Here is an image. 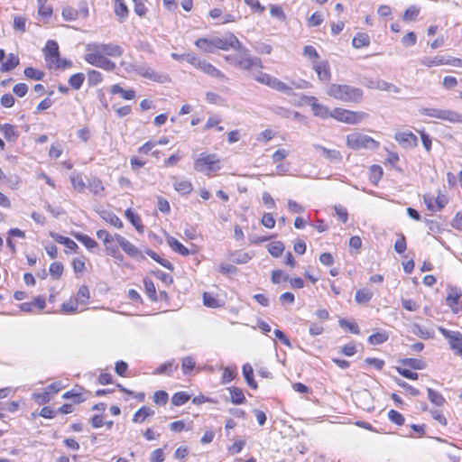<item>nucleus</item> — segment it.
Wrapping results in <instances>:
<instances>
[{"label":"nucleus","mask_w":462,"mask_h":462,"mask_svg":"<svg viewBox=\"0 0 462 462\" xmlns=\"http://www.w3.org/2000/svg\"><path fill=\"white\" fill-rule=\"evenodd\" d=\"M327 94L337 100L345 103H360L364 97L361 88L346 84H331L327 90Z\"/></svg>","instance_id":"f257e3e1"},{"label":"nucleus","mask_w":462,"mask_h":462,"mask_svg":"<svg viewBox=\"0 0 462 462\" xmlns=\"http://www.w3.org/2000/svg\"><path fill=\"white\" fill-rule=\"evenodd\" d=\"M194 170L208 176L221 169V161L216 153L201 152L194 160Z\"/></svg>","instance_id":"f03ea898"},{"label":"nucleus","mask_w":462,"mask_h":462,"mask_svg":"<svg viewBox=\"0 0 462 462\" xmlns=\"http://www.w3.org/2000/svg\"><path fill=\"white\" fill-rule=\"evenodd\" d=\"M346 146L352 150L371 149L375 150L379 143L369 135L361 133H353L346 137Z\"/></svg>","instance_id":"7ed1b4c3"},{"label":"nucleus","mask_w":462,"mask_h":462,"mask_svg":"<svg viewBox=\"0 0 462 462\" xmlns=\"http://www.w3.org/2000/svg\"><path fill=\"white\" fill-rule=\"evenodd\" d=\"M331 117L345 124L357 125L367 119L369 115L364 111H351L337 107L332 110Z\"/></svg>","instance_id":"20e7f679"},{"label":"nucleus","mask_w":462,"mask_h":462,"mask_svg":"<svg viewBox=\"0 0 462 462\" xmlns=\"http://www.w3.org/2000/svg\"><path fill=\"white\" fill-rule=\"evenodd\" d=\"M253 79L257 82L266 85L279 92L291 95L292 94L293 88L285 84L279 79L273 77L267 73L258 70L256 73H253Z\"/></svg>","instance_id":"39448f33"},{"label":"nucleus","mask_w":462,"mask_h":462,"mask_svg":"<svg viewBox=\"0 0 462 462\" xmlns=\"http://www.w3.org/2000/svg\"><path fill=\"white\" fill-rule=\"evenodd\" d=\"M239 69L247 70L251 73L253 77V73H256L258 70L263 69V62L260 58L255 56H251L249 53V50L244 48L242 50V56L239 60Z\"/></svg>","instance_id":"423d86ee"},{"label":"nucleus","mask_w":462,"mask_h":462,"mask_svg":"<svg viewBox=\"0 0 462 462\" xmlns=\"http://www.w3.org/2000/svg\"><path fill=\"white\" fill-rule=\"evenodd\" d=\"M132 69L138 75L150 79L154 82L164 83L167 82L169 78L165 74L156 72L153 69L144 63L131 65Z\"/></svg>","instance_id":"0eeeda50"},{"label":"nucleus","mask_w":462,"mask_h":462,"mask_svg":"<svg viewBox=\"0 0 462 462\" xmlns=\"http://www.w3.org/2000/svg\"><path fill=\"white\" fill-rule=\"evenodd\" d=\"M87 50L94 51L96 52H99L104 56L109 57H120L124 53V49L120 45L114 43L93 42L88 44Z\"/></svg>","instance_id":"6e6552de"},{"label":"nucleus","mask_w":462,"mask_h":462,"mask_svg":"<svg viewBox=\"0 0 462 462\" xmlns=\"http://www.w3.org/2000/svg\"><path fill=\"white\" fill-rule=\"evenodd\" d=\"M88 52L85 55V60L95 67L102 69L112 71L116 68L115 62L108 60L106 56L96 52L94 51H88Z\"/></svg>","instance_id":"1a4fd4ad"},{"label":"nucleus","mask_w":462,"mask_h":462,"mask_svg":"<svg viewBox=\"0 0 462 462\" xmlns=\"http://www.w3.org/2000/svg\"><path fill=\"white\" fill-rule=\"evenodd\" d=\"M45 60L50 66H54L55 69L60 68L61 59L60 57L59 45L53 40H49L43 49Z\"/></svg>","instance_id":"9d476101"},{"label":"nucleus","mask_w":462,"mask_h":462,"mask_svg":"<svg viewBox=\"0 0 462 462\" xmlns=\"http://www.w3.org/2000/svg\"><path fill=\"white\" fill-rule=\"evenodd\" d=\"M216 50L228 51L241 50V42L233 33L226 34L223 37H215Z\"/></svg>","instance_id":"9b49d317"},{"label":"nucleus","mask_w":462,"mask_h":462,"mask_svg":"<svg viewBox=\"0 0 462 462\" xmlns=\"http://www.w3.org/2000/svg\"><path fill=\"white\" fill-rule=\"evenodd\" d=\"M115 238L116 244L123 249V251L127 254L129 256L134 259H143L144 256L143 253L131 242H129L125 237L121 235L116 234Z\"/></svg>","instance_id":"f8f14e48"},{"label":"nucleus","mask_w":462,"mask_h":462,"mask_svg":"<svg viewBox=\"0 0 462 462\" xmlns=\"http://www.w3.org/2000/svg\"><path fill=\"white\" fill-rule=\"evenodd\" d=\"M304 99L310 106L315 116L322 119L331 117L332 110L330 111L327 106L319 103L316 97L305 96Z\"/></svg>","instance_id":"ddd939ff"},{"label":"nucleus","mask_w":462,"mask_h":462,"mask_svg":"<svg viewBox=\"0 0 462 462\" xmlns=\"http://www.w3.org/2000/svg\"><path fill=\"white\" fill-rule=\"evenodd\" d=\"M198 65V69L201 70L208 76L218 79L221 81H228V78L222 71H220L217 68H216L214 65L208 62L207 60H202L200 64Z\"/></svg>","instance_id":"4468645a"},{"label":"nucleus","mask_w":462,"mask_h":462,"mask_svg":"<svg viewBox=\"0 0 462 462\" xmlns=\"http://www.w3.org/2000/svg\"><path fill=\"white\" fill-rule=\"evenodd\" d=\"M365 86L371 89H379L394 93H398L400 91V88L397 86L379 79H366Z\"/></svg>","instance_id":"2eb2a0df"},{"label":"nucleus","mask_w":462,"mask_h":462,"mask_svg":"<svg viewBox=\"0 0 462 462\" xmlns=\"http://www.w3.org/2000/svg\"><path fill=\"white\" fill-rule=\"evenodd\" d=\"M97 236L103 241L106 254H116L117 253L115 236L110 235L106 230L101 229L97 232Z\"/></svg>","instance_id":"dca6fc26"},{"label":"nucleus","mask_w":462,"mask_h":462,"mask_svg":"<svg viewBox=\"0 0 462 462\" xmlns=\"http://www.w3.org/2000/svg\"><path fill=\"white\" fill-rule=\"evenodd\" d=\"M424 202L429 210L439 211L446 206L448 199L445 195L439 193L436 198L431 195H425Z\"/></svg>","instance_id":"f3484780"},{"label":"nucleus","mask_w":462,"mask_h":462,"mask_svg":"<svg viewBox=\"0 0 462 462\" xmlns=\"http://www.w3.org/2000/svg\"><path fill=\"white\" fill-rule=\"evenodd\" d=\"M394 139L405 149H411L418 145V138L411 132L396 133Z\"/></svg>","instance_id":"a211bd4d"},{"label":"nucleus","mask_w":462,"mask_h":462,"mask_svg":"<svg viewBox=\"0 0 462 462\" xmlns=\"http://www.w3.org/2000/svg\"><path fill=\"white\" fill-rule=\"evenodd\" d=\"M420 114L422 116H427L430 117H434L445 121L450 122L452 110H445L439 108H428L421 107L419 110Z\"/></svg>","instance_id":"6ab92c4d"},{"label":"nucleus","mask_w":462,"mask_h":462,"mask_svg":"<svg viewBox=\"0 0 462 462\" xmlns=\"http://www.w3.org/2000/svg\"><path fill=\"white\" fill-rule=\"evenodd\" d=\"M312 146L315 150L319 151L322 155L331 162H340L342 161L341 152L337 150H330L317 143Z\"/></svg>","instance_id":"aec40b11"},{"label":"nucleus","mask_w":462,"mask_h":462,"mask_svg":"<svg viewBox=\"0 0 462 462\" xmlns=\"http://www.w3.org/2000/svg\"><path fill=\"white\" fill-rule=\"evenodd\" d=\"M172 184L175 190L183 195L189 194L193 189V186L189 180L179 179L175 176L172 177Z\"/></svg>","instance_id":"412c9836"},{"label":"nucleus","mask_w":462,"mask_h":462,"mask_svg":"<svg viewBox=\"0 0 462 462\" xmlns=\"http://www.w3.org/2000/svg\"><path fill=\"white\" fill-rule=\"evenodd\" d=\"M313 69L318 74L319 80L328 81L331 77L329 65L327 61L316 62L313 64Z\"/></svg>","instance_id":"4be33fe9"},{"label":"nucleus","mask_w":462,"mask_h":462,"mask_svg":"<svg viewBox=\"0 0 462 462\" xmlns=\"http://www.w3.org/2000/svg\"><path fill=\"white\" fill-rule=\"evenodd\" d=\"M195 45L207 53H212L216 51L215 37L199 38L195 42Z\"/></svg>","instance_id":"5701e85b"},{"label":"nucleus","mask_w":462,"mask_h":462,"mask_svg":"<svg viewBox=\"0 0 462 462\" xmlns=\"http://www.w3.org/2000/svg\"><path fill=\"white\" fill-rule=\"evenodd\" d=\"M0 132L8 142H15L19 136L15 126L10 124L0 125Z\"/></svg>","instance_id":"b1692460"},{"label":"nucleus","mask_w":462,"mask_h":462,"mask_svg":"<svg viewBox=\"0 0 462 462\" xmlns=\"http://www.w3.org/2000/svg\"><path fill=\"white\" fill-rule=\"evenodd\" d=\"M420 62L428 68L448 64V61H446V57L442 55H437L435 57H423L420 59Z\"/></svg>","instance_id":"393cba45"},{"label":"nucleus","mask_w":462,"mask_h":462,"mask_svg":"<svg viewBox=\"0 0 462 462\" xmlns=\"http://www.w3.org/2000/svg\"><path fill=\"white\" fill-rule=\"evenodd\" d=\"M167 244L174 252L180 255L187 256L189 254V249L172 236L167 237Z\"/></svg>","instance_id":"a878e982"},{"label":"nucleus","mask_w":462,"mask_h":462,"mask_svg":"<svg viewBox=\"0 0 462 462\" xmlns=\"http://www.w3.org/2000/svg\"><path fill=\"white\" fill-rule=\"evenodd\" d=\"M100 217L102 219H104L106 222L109 223L113 226L116 228H122L123 227V222L122 220L113 212L104 210L100 213Z\"/></svg>","instance_id":"bb28decb"},{"label":"nucleus","mask_w":462,"mask_h":462,"mask_svg":"<svg viewBox=\"0 0 462 462\" xmlns=\"http://www.w3.org/2000/svg\"><path fill=\"white\" fill-rule=\"evenodd\" d=\"M63 399H72L75 403H80L86 400L81 388H73L63 393Z\"/></svg>","instance_id":"cd10ccee"},{"label":"nucleus","mask_w":462,"mask_h":462,"mask_svg":"<svg viewBox=\"0 0 462 462\" xmlns=\"http://www.w3.org/2000/svg\"><path fill=\"white\" fill-rule=\"evenodd\" d=\"M153 414V410H152L150 407L143 406L134 413L133 421L135 423H142L147 417Z\"/></svg>","instance_id":"c85d7f7f"},{"label":"nucleus","mask_w":462,"mask_h":462,"mask_svg":"<svg viewBox=\"0 0 462 462\" xmlns=\"http://www.w3.org/2000/svg\"><path fill=\"white\" fill-rule=\"evenodd\" d=\"M370 44V37L365 32H358L352 40V45L356 49L366 47Z\"/></svg>","instance_id":"c756f323"},{"label":"nucleus","mask_w":462,"mask_h":462,"mask_svg":"<svg viewBox=\"0 0 462 462\" xmlns=\"http://www.w3.org/2000/svg\"><path fill=\"white\" fill-rule=\"evenodd\" d=\"M51 236L58 243L64 245L68 249L71 251H76L78 249V245L69 237L60 236L56 233H51Z\"/></svg>","instance_id":"7c9ffc66"},{"label":"nucleus","mask_w":462,"mask_h":462,"mask_svg":"<svg viewBox=\"0 0 462 462\" xmlns=\"http://www.w3.org/2000/svg\"><path fill=\"white\" fill-rule=\"evenodd\" d=\"M111 94H119L125 100H131L135 97V91L133 89L125 90L118 84L113 85L110 89Z\"/></svg>","instance_id":"2f4dec72"},{"label":"nucleus","mask_w":462,"mask_h":462,"mask_svg":"<svg viewBox=\"0 0 462 462\" xmlns=\"http://www.w3.org/2000/svg\"><path fill=\"white\" fill-rule=\"evenodd\" d=\"M125 216L128 221L136 228L137 231L143 232V226L140 217L134 213L131 208H127L125 212Z\"/></svg>","instance_id":"473e14b6"},{"label":"nucleus","mask_w":462,"mask_h":462,"mask_svg":"<svg viewBox=\"0 0 462 462\" xmlns=\"http://www.w3.org/2000/svg\"><path fill=\"white\" fill-rule=\"evenodd\" d=\"M243 375L247 383V384L252 388V389H257V383L254 380V369L252 367L251 365L249 364H245L243 365Z\"/></svg>","instance_id":"72a5a7b5"},{"label":"nucleus","mask_w":462,"mask_h":462,"mask_svg":"<svg viewBox=\"0 0 462 462\" xmlns=\"http://www.w3.org/2000/svg\"><path fill=\"white\" fill-rule=\"evenodd\" d=\"M19 65V58L14 53H10L7 60L2 63L1 71H10Z\"/></svg>","instance_id":"f704fd0d"},{"label":"nucleus","mask_w":462,"mask_h":462,"mask_svg":"<svg viewBox=\"0 0 462 462\" xmlns=\"http://www.w3.org/2000/svg\"><path fill=\"white\" fill-rule=\"evenodd\" d=\"M373 291L367 288L360 289L356 292L355 300L359 304L367 303L373 298Z\"/></svg>","instance_id":"c9c22d12"},{"label":"nucleus","mask_w":462,"mask_h":462,"mask_svg":"<svg viewBox=\"0 0 462 462\" xmlns=\"http://www.w3.org/2000/svg\"><path fill=\"white\" fill-rule=\"evenodd\" d=\"M228 391L230 393L231 402L235 404H242L245 401V397L241 389L237 387H229Z\"/></svg>","instance_id":"e433bc0d"},{"label":"nucleus","mask_w":462,"mask_h":462,"mask_svg":"<svg viewBox=\"0 0 462 462\" xmlns=\"http://www.w3.org/2000/svg\"><path fill=\"white\" fill-rule=\"evenodd\" d=\"M74 236L79 242H80L88 250H93L94 248L97 247V243L88 235L76 234Z\"/></svg>","instance_id":"4c0bfd02"},{"label":"nucleus","mask_w":462,"mask_h":462,"mask_svg":"<svg viewBox=\"0 0 462 462\" xmlns=\"http://www.w3.org/2000/svg\"><path fill=\"white\" fill-rule=\"evenodd\" d=\"M411 332L423 339H428L433 337L432 331L420 327L419 324H412L411 327Z\"/></svg>","instance_id":"58836bf2"},{"label":"nucleus","mask_w":462,"mask_h":462,"mask_svg":"<svg viewBox=\"0 0 462 462\" xmlns=\"http://www.w3.org/2000/svg\"><path fill=\"white\" fill-rule=\"evenodd\" d=\"M451 349L462 357V334L457 332L449 342Z\"/></svg>","instance_id":"ea45409f"},{"label":"nucleus","mask_w":462,"mask_h":462,"mask_svg":"<svg viewBox=\"0 0 462 462\" xmlns=\"http://www.w3.org/2000/svg\"><path fill=\"white\" fill-rule=\"evenodd\" d=\"M389 338V335L387 334L386 331H380V332H376L373 335H371L367 341L369 344L371 345H381L383 343H384L385 341H387Z\"/></svg>","instance_id":"a19ab883"},{"label":"nucleus","mask_w":462,"mask_h":462,"mask_svg":"<svg viewBox=\"0 0 462 462\" xmlns=\"http://www.w3.org/2000/svg\"><path fill=\"white\" fill-rule=\"evenodd\" d=\"M403 365L409 366L412 369L422 370L425 368L426 364L424 361L417 358H404L401 360Z\"/></svg>","instance_id":"79ce46f5"},{"label":"nucleus","mask_w":462,"mask_h":462,"mask_svg":"<svg viewBox=\"0 0 462 462\" xmlns=\"http://www.w3.org/2000/svg\"><path fill=\"white\" fill-rule=\"evenodd\" d=\"M89 300V290L86 285H81L76 295V302L86 305Z\"/></svg>","instance_id":"37998d69"},{"label":"nucleus","mask_w":462,"mask_h":462,"mask_svg":"<svg viewBox=\"0 0 462 462\" xmlns=\"http://www.w3.org/2000/svg\"><path fill=\"white\" fill-rule=\"evenodd\" d=\"M115 13L121 18V21L127 17L128 8L123 0H115Z\"/></svg>","instance_id":"c03bdc74"},{"label":"nucleus","mask_w":462,"mask_h":462,"mask_svg":"<svg viewBox=\"0 0 462 462\" xmlns=\"http://www.w3.org/2000/svg\"><path fill=\"white\" fill-rule=\"evenodd\" d=\"M461 297V291L456 288L450 289L447 298L446 303L450 308H453V305H457L458 300Z\"/></svg>","instance_id":"a18cd8bd"},{"label":"nucleus","mask_w":462,"mask_h":462,"mask_svg":"<svg viewBox=\"0 0 462 462\" xmlns=\"http://www.w3.org/2000/svg\"><path fill=\"white\" fill-rule=\"evenodd\" d=\"M61 15L65 21H75L79 17V10L67 6L62 9Z\"/></svg>","instance_id":"49530a36"},{"label":"nucleus","mask_w":462,"mask_h":462,"mask_svg":"<svg viewBox=\"0 0 462 462\" xmlns=\"http://www.w3.org/2000/svg\"><path fill=\"white\" fill-rule=\"evenodd\" d=\"M284 251V245L281 241H275L268 245V252L273 257H279Z\"/></svg>","instance_id":"de8ad7c7"},{"label":"nucleus","mask_w":462,"mask_h":462,"mask_svg":"<svg viewBox=\"0 0 462 462\" xmlns=\"http://www.w3.org/2000/svg\"><path fill=\"white\" fill-rule=\"evenodd\" d=\"M429 400L437 406H442L445 402L444 397L437 391L428 388Z\"/></svg>","instance_id":"09e8293b"},{"label":"nucleus","mask_w":462,"mask_h":462,"mask_svg":"<svg viewBox=\"0 0 462 462\" xmlns=\"http://www.w3.org/2000/svg\"><path fill=\"white\" fill-rule=\"evenodd\" d=\"M84 80L85 75L83 73H76L69 79V84L72 88L78 90L82 87Z\"/></svg>","instance_id":"8fccbe9b"},{"label":"nucleus","mask_w":462,"mask_h":462,"mask_svg":"<svg viewBox=\"0 0 462 462\" xmlns=\"http://www.w3.org/2000/svg\"><path fill=\"white\" fill-rule=\"evenodd\" d=\"M146 254L151 257L152 258L155 262H157L158 263H160L161 265H162L163 267L167 268L168 270H173V265L171 264V262H169L168 260L166 259H163L162 258L159 254H157L155 252H153L152 250H150L148 249L146 251Z\"/></svg>","instance_id":"3c124183"},{"label":"nucleus","mask_w":462,"mask_h":462,"mask_svg":"<svg viewBox=\"0 0 462 462\" xmlns=\"http://www.w3.org/2000/svg\"><path fill=\"white\" fill-rule=\"evenodd\" d=\"M88 188L95 195H98L104 190L103 183L97 178H93V179L89 180Z\"/></svg>","instance_id":"603ef678"},{"label":"nucleus","mask_w":462,"mask_h":462,"mask_svg":"<svg viewBox=\"0 0 462 462\" xmlns=\"http://www.w3.org/2000/svg\"><path fill=\"white\" fill-rule=\"evenodd\" d=\"M73 188L79 191L83 192L86 189V184L79 174H72L69 177Z\"/></svg>","instance_id":"864d4df0"},{"label":"nucleus","mask_w":462,"mask_h":462,"mask_svg":"<svg viewBox=\"0 0 462 462\" xmlns=\"http://www.w3.org/2000/svg\"><path fill=\"white\" fill-rule=\"evenodd\" d=\"M273 111L276 115L284 117V118H290L291 116H294V118L300 117V113L296 111H291L288 108L282 107V106H275L273 108Z\"/></svg>","instance_id":"5fc2aeb1"},{"label":"nucleus","mask_w":462,"mask_h":462,"mask_svg":"<svg viewBox=\"0 0 462 462\" xmlns=\"http://www.w3.org/2000/svg\"><path fill=\"white\" fill-rule=\"evenodd\" d=\"M143 284L147 296L153 301L157 300L156 289L152 281L150 279H144Z\"/></svg>","instance_id":"6e6d98bb"},{"label":"nucleus","mask_w":462,"mask_h":462,"mask_svg":"<svg viewBox=\"0 0 462 462\" xmlns=\"http://www.w3.org/2000/svg\"><path fill=\"white\" fill-rule=\"evenodd\" d=\"M189 400V395L185 392H178L176 393L172 398V404L175 406H181L186 403Z\"/></svg>","instance_id":"4d7b16f0"},{"label":"nucleus","mask_w":462,"mask_h":462,"mask_svg":"<svg viewBox=\"0 0 462 462\" xmlns=\"http://www.w3.org/2000/svg\"><path fill=\"white\" fill-rule=\"evenodd\" d=\"M39 8H38V14L39 15L48 18L52 14V7L51 5H46L47 0H37Z\"/></svg>","instance_id":"13d9d810"},{"label":"nucleus","mask_w":462,"mask_h":462,"mask_svg":"<svg viewBox=\"0 0 462 462\" xmlns=\"http://www.w3.org/2000/svg\"><path fill=\"white\" fill-rule=\"evenodd\" d=\"M103 79L102 74L95 69L89 70L88 73V81L90 86L99 84Z\"/></svg>","instance_id":"bf43d9fd"},{"label":"nucleus","mask_w":462,"mask_h":462,"mask_svg":"<svg viewBox=\"0 0 462 462\" xmlns=\"http://www.w3.org/2000/svg\"><path fill=\"white\" fill-rule=\"evenodd\" d=\"M388 418L393 423H395L399 426L403 425L405 421V419L402 416V414L394 410H390L388 411Z\"/></svg>","instance_id":"052dcab7"},{"label":"nucleus","mask_w":462,"mask_h":462,"mask_svg":"<svg viewBox=\"0 0 462 462\" xmlns=\"http://www.w3.org/2000/svg\"><path fill=\"white\" fill-rule=\"evenodd\" d=\"M32 399L38 404H45L51 400V392H46L45 390L42 393H34L32 394Z\"/></svg>","instance_id":"680f3d73"},{"label":"nucleus","mask_w":462,"mask_h":462,"mask_svg":"<svg viewBox=\"0 0 462 462\" xmlns=\"http://www.w3.org/2000/svg\"><path fill=\"white\" fill-rule=\"evenodd\" d=\"M420 14V9L414 5L409 6L403 14L404 21H413Z\"/></svg>","instance_id":"e2e57ef3"},{"label":"nucleus","mask_w":462,"mask_h":462,"mask_svg":"<svg viewBox=\"0 0 462 462\" xmlns=\"http://www.w3.org/2000/svg\"><path fill=\"white\" fill-rule=\"evenodd\" d=\"M24 75L29 78L35 80H42L44 77V73L41 70L35 69L32 67L25 68L24 69Z\"/></svg>","instance_id":"0e129e2a"},{"label":"nucleus","mask_w":462,"mask_h":462,"mask_svg":"<svg viewBox=\"0 0 462 462\" xmlns=\"http://www.w3.org/2000/svg\"><path fill=\"white\" fill-rule=\"evenodd\" d=\"M204 305L209 308H217L220 306L219 300L216 299L211 293L204 292L203 294Z\"/></svg>","instance_id":"69168bd1"},{"label":"nucleus","mask_w":462,"mask_h":462,"mask_svg":"<svg viewBox=\"0 0 462 462\" xmlns=\"http://www.w3.org/2000/svg\"><path fill=\"white\" fill-rule=\"evenodd\" d=\"M63 273V264L60 262H54L50 266V273L54 279H59Z\"/></svg>","instance_id":"338daca9"},{"label":"nucleus","mask_w":462,"mask_h":462,"mask_svg":"<svg viewBox=\"0 0 462 462\" xmlns=\"http://www.w3.org/2000/svg\"><path fill=\"white\" fill-rule=\"evenodd\" d=\"M289 281V275L282 270H274L272 273V282L273 283H281L282 282Z\"/></svg>","instance_id":"774afa93"}]
</instances>
